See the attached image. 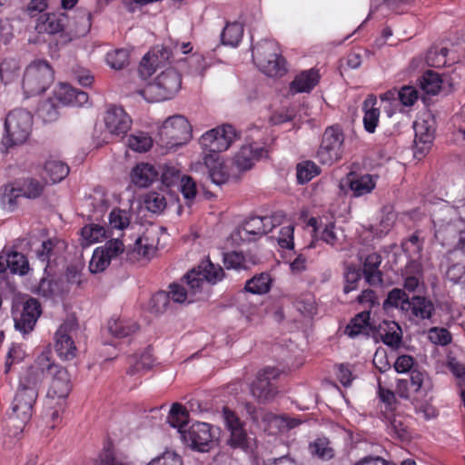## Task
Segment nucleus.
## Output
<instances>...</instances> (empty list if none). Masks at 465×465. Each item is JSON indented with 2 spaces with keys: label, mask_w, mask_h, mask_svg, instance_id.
<instances>
[{
  "label": "nucleus",
  "mask_w": 465,
  "mask_h": 465,
  "mask_svg": "<svg viewBox=\"0 0 465 465\" xmlns=\"http://www.w3.org/2000/svg\"><path fill=\"white\" fill-rule=\"evenodd\" d=\"M297 180L299 183H306L320 173V168L312 161H305L297 165Z\"/></svg>",
  "instance_id": "nucleus-43"
},
{
  "label": "nucleus",
  "mask_w": 465,
  "mask_h": 465,
  "mask_svg": "<svg viewBox=\"0 0 465 465\" xmlns=\"http://www.w3.org/2000/svg\"><path fill=\"white\" fill-rule=\"evenodd\" d=\"M405 312L420 319H429L434 312L433 303L421 296H412L409 302H405Z\"/></svg>",
  "instance_id": "nucleus-27"
},
{
  "label": "nucleus",
  "mask_w": 465,
  "mask_h": 465,
  "mask_svg": "<svg viewBox=\"0 0 465 465\" xmlns=\"http://www.w3.org/2000/svg\"><path fill=\"white\" fill-rule=\"evenodd\" d=\"M419 98V91L412 85H403L400 89H391L381 95L382 101H399L406 107L412 106Z\"/></svg>",
  "instance_id": "nucleus-25"
},
{
  "label": "nucleus",
  "mask_w": 465,
  "mask_h": 465,
  "mask_svg": "<svg viewBox=\"0 0 465 465\" xmlns=\"http://www.w3.org/2000/svg\"><path fill=\"white\" fill-rule=\"evenodd\" d=\"M387 422L389 435L401 441H409L411 439V432L408 419L400 414H384Z\"/></svg>",
  "instance_id": "nucleus-22"
},
{
  "label": "nucleus",
  "mask_w": 465,
  "mask_h": 465,
  "mask_svg": "<svg viewBox=\"0 0 465 465\" xmlns=\"http://www.w3.org/2000/svg\"><path fill=\"white\" fill-rule=\"evenodd\" d=\"M170 305L169 294L167 292L160 291L154 293L149 302V310L155 314L163 313Z\"/></svg>",
  "instance_id": "nucleus-51"
},
{
  "label": "nucleus",
  "mask_w": 465,
  "mask_h": 465,
  "mask_svg": "<svg viewBox=\"0 0 465 465\" xmlns=\"http://www.w3.org/2000/svg\"><path fill=\"white\" fill-rule=\"evenodd\" d=\"M446 275L453 283L462 284L465 281V263L458 262L450 265Z\"/></svg>",
  "instance_id": "nucleus-62"
},
{
  "label": "nucleus",
  "mask_w": 465,
  "mask_h": 465,
  "mask_svg": "<svg viewBox=\"0 0 465 465\" xmlns=\"http://www.w3.org/2000/svg\"><path fill=\"white\" fill-rule=\"evenodd\" d=\"M56 98L64 104L83 106L88 103L87 93L77 90L68 84H60L55 91Z\"/></svg>",
  "instance_id": "nucleus-26"
},
{
  "label": "nucleus",
  "mask_w": 465,
  "mask_h": 465,
  "mask_svg": "<svg viewBox=\"0 0 465 465\" xmlns=\"http://www.w3.org/2000/svg\"><path fill=\"white\" fill-rule=\"evenodd\" d=\"M245 258L242 252H231L223 254V263L226 269H247L244 265Z\"/></svg>",
  "instance_id": "nucleus-60"
},
{
  "label": "nucleus",
  "mask_w": 465,
  "mask_h": 465,
  "mask_svg": "<svg viewBox=\"0 0 465 465\" xmlns=\"http://www.w3.org/2000/svg\"><path fill=\"white\" fill-rule=\"evenodd\" d=\"M104 124L107 131L116 136L125 134L132 126V119L121 106L111 105L104 114Z\"/></svg>",
  "instance_id": "nucleus-17"
},
{
  "label": "nucleus",
  "mask_w": 465,
  "mask_h": 465,
  "mask_svg": "<svg viewBox=\"0 0 465 465\" xmlns=\"http://www.w3.org/2000/svg\"><path fill=\"white\" fill-rule=\"evenodd\" d=\"M281 225L283 226L279 232H294V225L286 219V215L276 212L271 216H249L240 223L236 232H272Z\"/></svg>",
  "instance_id": "nucleus-8"
},
{
  "label": "nucleus",
  "mask_w": 465,
  "mask_h": 465,
  "mask_svg": "<svg viewBox=\"0 0 465 465\" xmlns=\"http://www.w3.org/2000/svg\"><path fill=\"white\" fill-rule=\"evenodd\" d=\"M65 248V242L57 237L44 241L41 249L36 251L37 257L43 262H48L52 255L57 254Z\"/></svg>",
  "instance_id": "nucleus-37"
},
{
  "label": "nucleus",
  "mask_w": 465,
  "mask_h": 465,
  "mask_svg": "<svg viewBox=\"0 0 465 465\" xmlns=\"http://www.w3.org/2000/svg\"><path fill=\"white\" fill-rule=\"evenodd\" d=\"M224 276V271L220 265L214 264L209 259H206L202 261L197 267L188 272L183 279L187 286L192 288V292L198 293L202 291L205 282L215 284L222 281Z\"/></svg>",
  "instance_id": "nucleus-10"
},
{
  "label": "nucleus",
  "mask_w": 465,
  "mask_h": 465,
  "mask_svg": "<svg viewBox=\"0 0 465 465\" xmlns=\"http://www.w3.org/2000/svg\"><path fill=\"white\" fill-rule=\"evenodd\" d=\"M344 135L338 127H328L323 135L317 152V157L321 163L331 165L342 158L344 147Z\"/></svg>",
  "instance_id": "nucleus-11"
},
{
  "label": "nucleus",
  "mask_w": 465,
  "mask_h": 465,
  "mask_svg": "<svg viewBox=\"0 0 465 465\" xmlns=\"http://www.w3.org/2000/svg\"><path fill=\"white\" fill-rule=\"evenodd\" d=\"M33 125L32 114L25 109H15L5 117L3 144L12 147L22 144L28 139Z\"/></svg>",
  "instance_id": "nucleus-6"
},
{
  "label": "nucleus",
  "mask_w": 465,
  "mask_h": 465,
  "mask_svg": "<svg viewBox=\"0 0 465 465\" xmlns=\"http://www.w3.org/2000/svg\"><path fill=\"white\" fill-rule=\"evenodd\" d=\"M5 262L13 272L25 275L29 270L28 262L22 253L13 252Z\"/></svg>",
  "instance_id": "nucleus-53"
},
{
  "label": "nucleus",
  "mask_w": 465,
  "mask_h": 465,
  "mask_svg": "<svg viewBox=\"0 0 465 465\" xmlns=\"http://www.w3.org/2000/svg\"><path fill=\"white\" fill-rule=\"evenodd\" d=\"M415 130V144L418 150L421 153L428 150L433 141V130L425 126V124L422 123H415L414 124Z\"/></svg>",
  "instance_id": "nucleus-38"
},
{
  "label": "nucleus",
  "mask_w": 465,
  "mask_h": 465,
  "mask_svg": "<svg viewBox=\"0 0 465 465\" xmlns=\"http://www.w3.org/2000/svg\"><path fill=\"white\" fill-rule=\"evenodd\" d=\"M153 363V359L152 354L149 351H145L138 360L134 357L132 359V365L127 370V373L129 375H135L142 371H148L152 368Z\"/></svg>",
  "instance_id": "nucleus-52"
},
{
  "label": "nucleus",
  "mask_w": 465,
  "mask_h": 465,
  "mask_svg": "<svg viewBox=\"0 0 465 465\" xmlns=\"http://www.w3.org/2000/svg\"><path fill=\"white\" fill-rule=\"evenodd\" d=\"M270 275L262 272L247 281L245 290L253 294L266 293L270 291Z\"/></svg>",
  "instance_id": "nucleus-40"
},
{
  "label": "nucleus",
  "mask_w": 465,
  "mask_h": 465,
  "mask_svg": "<svg viewBox=\"0 0 465 465\" xmlns=\"http://www.w3.org/2000/svg\"><path fill=\"white\" fill-rule=\"evenodd\" d=\"M320 79L319 70L315 68L302 71L290 83V93L292 94L310 93L319 84Z\"/></svg>",
  "instance_id": "nucleus-19"
},
{
  "label": "nucleus",
  "mask_w": 465,
  "mask_h": 465,
  "mask_svg": "<svg viewBox=\"0 0 465 465\" xmlns=\"http://www.w3.org/2000/svg\"><path fill=\"white\" fill-rule=\"evenodd\" d=\"M164 196L158 192H149L144 197L146 209L153 213H161L166 207Z\"/></svg>",
  "instance_id": "nucleus-48"
},
{
  "label": "nucleus",
  "mask_w": 465,
  "mask_h": 465,
  "mask_svg": "<svg viewBox=\"0 0 465 465\" xmlns=\"http://www.w3.org/2000/svg\"><path fill=\"white\" fill-rule=\"evenodd\" d=\"M237 133L231 124H223L205 132L199 139L203 151L221 153L226 151L236 139Z\"/></svg>",
  "instance_id": "nucleus-13"
},
{
  "label": "nucleus",
  "mask_w": 465,
  "mask_h": 465,
  "mask_svg": "<svg viewBox=\"0 0 465 465\" xmlns=\"http://www.w3.org/2000/svg\"><path fill=\"white\" fill-rule=\"evenodd\" d=\"M104 251L102 248L97 247L93 253L91 261L89 262V271L92 273H99L104 272L110 264L106 259Z\"/></svg>",
  "instance_id": "nucleus-55"
},
{
  "label": "nucleus",
  "mask_w": 465,
  "mask_h": 465,
  "mask_svg": "<svg viewBox=\"0 0 465 465\" xmlns=\"http://www.w3.org/2000/svg\"><path fill=\"white\" fill-rule=\"evenodd\" d=\"M138 324L131 320L110 319L107 323L109 333L118 339L128 337L138 331Z\"/></svg>",
  "instance_id": "nucleus-32"
},
{
  "label": "nucleus",
  "mask_w": 465,
  "mask_h": 465,
  "mask_svg": "<svg viewBox=\"0 0 465 465\" xmlns=\"http://www.w3.org/2000/svg\"><path fill=\"white\" fill-rule=\"evenodd\" d=\"M420 89L427 94L435 95L441 89L442 79L439 74L428 70L419 79Z\"/></svg>",
  "instance_id": "nucleus-34"
},
{
  "label": "nucleus",
  "mask_w": 465,
  "mask_h": 465,
  "mask_svg": "<svg viewBox=\"0 0 465 465\" xmlns=\"http://www.w3.org/2000/svg\"><path fill=\"white\" fill-rule=\"evenodd\" d=\"M180 191L190 206L197 194L196 183L192 177L183 175L180 179Z\"/></svg>",
  "instance_id": "nucleus-57"
},
{
  "label": "nucleus",
  "mask_w": 465,
  "mask_h": 465,
  "mask_svg": "<svg viewBox=\"0 0 465 465\" xmlns=\"http://www.w3.org/2000/svg\"><path fill=\"white\" fill-rule=\"evenodd\" d=\"M228 444L232 448H247V434L242 427L230 430Z\"/></svg>",
  "instance_id": "nucleus-61"
},
{
  "label": "nucleus",
  "mask_w": 465,
  "mask_h": 465,
  "mask_svg": "<svg viewBox=\"0 0 465 465\" xmlns=\"http://www.w3.org/2000/svg\"><path fill=\"white\" fill-rule=\"evenodd\" d=\"M183 441L193 450L208 452L216 445V432L206 422H195L187 430H181Z\"/></svg>",
  "instance_id": "nucleus-9"
},
{
  "label": "nucleus",
  "mask_w": 465,
  "mask_h": 465,
  "mask_svg": "<svg viewBox=\"0 0 465 465\" xmlns=\"http://www.w3.org/2000/svg\"><path fill=\"white\" fill-rule=\"evenodd\" d=\"M147 465H183L180 456L173 452H165L151 460Z\"/></svg>",
  "instance_id": "nucleus-63"
},
{
  "label": "nucleus",
  "mask_w": 465,
  "mask_h": 465,
  "mask_svg": "<svg viewBox=\"0 0 465 465\" xmlns=\"http://www.w3.org/2000/svg\"><path fill=\"white\" fill-rule=\"evenodd\" d=\"M54 81V72L45 60L32 62L25 69L23 77V89L25 95L41 94Z\"/></svg>",
  "instance_id": "nucleus-7"
},
{
  "label": "nucleus",
  "mask_w": 465,
  "mask_h": 465,
  "mask_svg": "<svg viewBox=\"0 0 465 465\" xmlns=\"http://www.w3.org/2000/svg\"><path fill=\"white\" fill-rule=\"evenodd\" d=\"M281 372L273 367H266L260 371L251 384V394L259 403L272 401L278 393L274 383Z\"/></svg>",
  "instance_id": "nucleus-12"
},
{
  "label": "nucleus",
  "mask_w": 465,
  "mask_h": 465,
  "mask_svg": "<svg viewBox=\"0 0 465 465\" xmlns=\"http://www.w3.org/2000/svg\"><path fill=\"white\" fill-rule=\"evenodd\" d=\"M372 337L393 350L399 349L402 343V331L395 322L384 321L378 327H374Z\"/></svg>",
  "instance_id": "nucleus-18"
},
{
  "label": "nucleus",
  "mask_w": 465,
  "mask_h": 465,
  "mask_svg": "<svg viewBox=\"0 0 465 465\" xmlns=\"http://www.w3.org/2000/svg\"><path fill=\"white\" fill-rule=\"evenodd\" d=\"M45 183H43L35 178L27 177L23 179L18 186L22 192L23 197L37 199L42 195Z\"/></svg>",
  "instance_id": "nucleus-35"
},
{
  "label": "nucleus",
  "mask_w": 465,
  "mask_h": 465,
  "mask_svg": "<svg viewBox=\"0 0 465 465\" xmlns=\"http://www.w3.org/2000/svg\"><path fill=\"white\" fill-rule=\"evenodd\" d=\"M99 248H102V250L104 251V253L109 262L118 256L123 255L125 252L124 244L119 239H111L107 241L104 245L100 246Z\"/></svg>",
  "instance_id": "nucleus-54"
},
{
  "label": "nucleus",
  "mask_w": 465,
  "mask_h": 465,
  "mask_svg": "<svg viewBox=\"0 0 465 465\" xmlns=\"http://www.w3.org/2000/svg\"><path fill=\"white\" fill-rule=\"evenodd\" d=\"M126 143L134 152L145 153L153 147V140L148 133L135 131L128 136Z\"/></svg>",
  "instance_id": "nucleus-33"
},
{
  "label": "nucleus",
  "mask_w": 465,
  "mask_h": 465,
  "mask_svg": "<svg viewBox=\"0 0 465 465\" xmlns=\"http://www.w3.org/2000/svg\"><path fill=\"white\" fill-rule=\"evenodd\" d=\"M361 270L355 266H348L344 272L345 285L343 291L349 293L357 289L358 282L361 280Z\"/></svg>",
  "instance_id": "nucleus-59"
},
{
  "label": "nucleus",
  "mask_w": 465,
  "mask_h": 465,
  "mask_svg": "<svg viewBox=\"0 0 465 465\" xmlns=\"http://www.w3.org/2000/svg\"><path fill=\"white\" fill-rule=\"evenodd\" d=\"M106 62L111 68L121 70L129 64V53L124 48L109 52L106 55Z\"/></svg>",
  "instance_id": "nucleus-47"
},
{
  "label": "nucleus",
  "mask_w": 465,
  "mask_h": 465,
  "mask_svg": "<svg viewBox=\"0 0 465 465\" xmlns=\"http://www.w3.org/2000/svg\"><path fill=\"white\" fill-rule=\"evenodd\" d=\"M370 311L366 310L356 314L345 327L344 334L352 339L360 335L372 336L374 327L370 324Z\"/></svg>",
  "instance_id": "nucleus-23"
},
{
  "label": "nucleus",
  "mask_w": 465,
  "mask_h": 465,
  "mask_svg": "<svg viewBox=\"0 0 465 465\" xmlns=\"http://www.w3.org/2000/svg\"><path fill=\"white\" fill-rule=\"evenodd\" d=\"M96 465H129V461L125 457L105 452L100 455Z\"/></svg>",
  "instance_id": "nucleus-64"
},
{
  "label": "nucleus",
  "mask_w": 465,
  "mask_h": 465,
  "mask_svg": "<svg viewBox=\"0 0 465 465\" xmlns=\"http://www.w3.org/2000/svg\"><path fill=\"white\" fill-rule=\"evenodd\" d=\"M377 99L374 95H369L362 104L363 115V126L366 132L373 134L379 124L380 119V109L375 105Z\"/></svg>",
  "instance_id": "nucleus-29"
},
{
  "label": "nucleus",
  "mask_w": 465,
  "mask_h": 465,
  "mask_svg": "<svg viewBox=\"0 0 465 465\" xmlns=\"http://www.w3.org/2000/svg\"><path fill=\"white\" fill-rule=\"evenodd\" d=\"M252 60L259 69L270 77L282 76L286 72L285 60L278 44L265 39L252 47Z\"/></svg>",
  "instance_id": "nucleus-4"
},
{
  "label": "nucleus",
  "mask_w": 465,
  "mask_h": 465,
  "mask_svg": "<svg viewBox=\"0 0 465 465\" xmlns=\"http://www.w3.org/2000/svg\"><path fill=\"white\" fill-rule=\"evenodd\" d=\"M75 28L74 30V37H82L86 35L91 29V13L86 10L77 12L75 16Z\"/></svg>",
  "instance_id": "nucleus-50"
},
{
  "label": "nucleus",
  "mask_w": 465,
  "mask_h": 465,
  "mask_svg": "<svg viewBox=\"0 0 465 465\" xmlns=\"http://www.w3.org/2000/svg\"><path fill=\"white\" fill-rule=\"evenodd\" d=\"M22 196L19 186L5 185L0 198L2 208L10 213L14 212L18 206V199Z\"/></svg>",
  "instance_id": "nucleus-39"
},
{
  "label": "nucleus",
  "mask_w": 465,
  "mask_h": 465,
  "mask_svg": "<svg viewBox=\"0 0 465 465\" xmlns=\"http://www.w3.org/2000/svg\"><path fill=\"white\" fill-rule=\"evenodd\" d=\"M27 370L32 377L37 381L39 389L46 375L52 377L47 391L49 398L64 399L70 393L72 385L68 371L52 361L49 350L42 351Z\"/></svg>",
  "instance_id": "nucleus-1"
},
{
  "label": "nucleus",
  "mask_w": 465,
  "mask_h": 465,
  "mask_svg": "<svg viewBox=\"0 0 465 465\" xmlns=\"http://www.w3.org/2000/svg\"><path fill=\"white\" fill-rule=\"evenodd\" d=\"M19 64L15 59H5L0 64V77L5 84L13 82L19 75Z\"/></svg>",
  "instance_id": "nucleus-44"
},
{
  "label": "nucleus",
  "mask_w": 465,
  "mask_h": 465,
  "mask_svg": "<svg viewBox=\"0 0 465 465\" xmlns=\"http://www.w3.org/2000/svg\"><path fill=\"white\" fill-rule=\"evenodd\" d=\"M77 331V322L74 319L64 321L54 334V348L58 355L65 360L75 356L76 347L73 335Z\"/></svg>",
  "instance_id": "nucleus-14"
},
{
  "label": "nucleus",
  "mask_w": 465,
  "mask_h": 465,
  "mask_svg": "<svg viewBox=\"0 0 465 465\" xmlns=\"http://www.w3.org/2000/svg\"><path fill=\"white\" fill-rule=\"evenodd\" d=\"M409 302L410 298L404 291L394 288L389 292L387 299L383 302V306L385 309L390 307L401 308V311L405 312V306L403 307V305H405V302Z\"/></svg>",
  "instance_id": "nucleus-49"
},
{
  "label": "nucleus",
  "mask_w": 465,
  "mask_h": 465,
  "mask_svg": "<svg viewBox=\"0 0 465 465\" xmlns=\"http://www.w3.org/2000/svg\"><path fill=\"white\" fill-rule=\"evenodd\" d=\"M38 391L37 381L26 370L20 376L19 385L12 401V412L23 423L29 421L32 417Z\"/></svg>",
  "instance_id": "nucleus-3"
},
{
  "label": "nucleus",
  "mask_w": 465,
  "mask_h": 465,
  "mask_svg": "<svg viewBox=\"0 0 465 465\" xmlns=\"http://www.w3.org/2000/svg\"><path fill=\"white\" fill-rule=\"evenodd\" d=\"M189 290H186L183 286L178 283H172L169 286L170 291L167 292L169 294L170 302H173L176 303H183V302H192L193 301V296L196 293L192 292V288L188 286Z\"/></svg>",
  "instance_id": "nucleus-42"
},
{
  "label": "nucleus",
  "mask_w": 465,
  "mask_h": 465,
  "mask_svg": "<svg viewBox=\"0 0 465 465\" xmlns=\"http://www.w3.org/2000/svg\"><path fill=\"white\" fill-rule=\"evenodd\" d=\"M265 420L269 422L274 423L280 430H290L302 424V420L297 418H292L286 415L277 416L271 412L266 413Z\"/></svg>",
  "instance_id": "nucleus-45"
},
{
  "label": "nucleus",
  "mask_w": 465,
  "mask_h": 465,
  "mask_svg": "<svg viewBox=\"0 0 465 465\" xmlns=\"http://www.w3.org/2000/svg\"><path fill=\"white\" fill-rule=\"evenodd\" d=\"M376 177L371 174H357L351 172L345 178V183L352 192L353 196L360 197L373 191L376 186Z\"/></svg>",
  "instance_id": "nucleus-20"
},
{
  "label": "nucleus",
  "mask_w": 465,
  "mask_h": 465,
  "mask_svg": "<svg viewBox=\"0 0 465 465\" xmlns=\"http://www.w3.org/2000/svg\"><path fill=\"white\" fill-rule=\"evenodd\" d=\"M429 340L440 346H446L451 342V334L445 328L432 327L428 331Z\"/></svg>",
  "instance_id": "nucleus-58"
},
{
  "label": "nucleus",
  "mask_w": 465,
  "mask_h": 465,
  "mask_svg": "<svg viewBox=\"0 0 465 465\" xmlns=\"http://www.w3.org/2000/svg\"><path fill=\"white\" fill-rule=\"evenodd\" d=\"M243 35L242 24L233 22L227 24L222 32V42L225 45L235 47L239 45Z\"/></svg>",
  "instance_id": "nucleus-36"
},
{
  "label": "nucleus",
  "mask_w": 465,
  "mask_h": 465,
  "mask_svg": "<svg viewBox=\"0 0 465 465\" xmlns=\"http://www.w3.org/2000/svg\"><path fill=\"white\" fill-rule=\"evenodd\" d=\"M188 417L189 414L185 408L179 403H174L170 410L167 419L169 424L173 428H178L179 432L181 433V430H186L183 429V427L187 422Z\"/></svg>",
  "instance_id": "nucleus-41"
},
{
  "label": "nucleus",
  "mask_w": 465,
  "mask_h": 465,
  "mask_svg": "<svg viewBox=\"0 0 465 465\" xmlns=\"http://www.w3.org/2000/svg\"><path fill=\"white\" fill-rule=\"evenodd\" d=\"M43 171L45 183H57L68 175L69 167L60 160L50 159L45 162Z\"/></svg>",
  "instance_id": "nucleus-28"
},
{
  "label": "nucleus",
  "mask_w": 465,
  "mask_h": 465,
  "mask_svg": "<svg viewBox=\"0 0 465 465\" xmlns=\"http://www.w3.org/2000/svg\"><path fill=\"white\" fill-rule=\"evenodd\" d=\"M158 177L156 169L149 163H139L132 171L131 179L138 187L150 186Z\"/></svg>",
  "instance_id": "nucleus-30"
},
{
  "label": "nucleus",
  "mask_w": 465,
  "mask_h": 465,
  "mask_svg": "<svg viewBox=\"0 0 465 465\" xmlns=\"http://www.w3.org/2000/svg\"><path fill=\"white\" fill-rule=\"evenodd\" d=\"M15 327L24 334L33 331L37 319L41 315V306L36 299L30 298L24 305L20 312H13Z\"/></svg>",
  "instance_id": "nucleus-15"
},
{
  "label": "nucleus",
  "mask_w": 465,
  "mask_h": 465,
  "mask_svg": "<svg viewBox=\"0 0 465 465\" xmlns=\"http://www.w3.org/2000/svg\"><path fill=\"white\" fill-rule=\"evenodd\" d=\"M192 139V126L180 114L168 117L158 131L157 143L167 150H176Z\"/></svg>",
  "instance_id": "nucleus-2"
},
{
  "label": "nucleus",
  "mask_w": 465,
  "mask_h": 465,
  "mask_svg": "<svg viewBox=\"0 0 465 465\" xmlns=\"http://www.w3.org/2000/svg\"><path fill=\"white\" fill-rule=\"evenodd\" d=\"M309 450L313 457L329 461L335 457L336 451L332 442L327 437H318L309 444Z\"/></svg>",
  "instance_id": "nucleus-31"
},
{
  "label": "nucleus",
  "mask_w": 465,
  "mask_h": 465,
  "mask_svg": "<svg viewBox=\"0 0 465 465\" xmlns=\"http://www.w3.org/2000/svg\"><path fill=\"white\" fill-rule=\"evenodd\" d=\"M267 152L263 147L256 143L242 146L240 151L234 156V163L239 170H248L252 168L255 160L265 156Z\"/></svg>",
  "instance_id": "nucleus-21"
},
{
  "label": "nucleus",
  "mask_w": 465,
  "mask_h": 465,
  "mask_svg": "<svg viewBox=\"0 0 465 465\" xmlns=\"http://www.w3.org/2000/svg\"><path fill=\"white\" fill-rule=\"evenodd\" d=\"M158 239L153 235L141 234L132 248L125 252V260L130 263L149 261L154 254Z\"/></svg>",
  "instance_id": "nucleus-16"
},
{
  "label": "nucleus",
  "mask_w": 465,
  "mask_h": 465,
  "mask_svg": "<svg viewBox=\"0 0 465 465\" xmlns=\"http://www.w3.org/2000/svg\"><path fill=\"white\" fill-rule=\"evenodd\" d=\"M130 213L122 209H114L109 214V225L113 230L124 231L130 224Z\"/></svg>",
  "instance_id": "nucleus-46"
},
{
  "label": "nucleus",
  "mask_w": 465,
  "mask_h": 465,
  "mask_svg": "<svg viewBox=\"0 0 465 465\" xmlns=\"http://www.w3.org/2000/svg\"><path fill=\"white\" fill-rule=\"evenodd\" d=\"M89 204L93 207V212L96 214V219L102 216L109 207V200L102 191H94L90 197Z\"/></svg>",
  "instance_id": "nucleus-56"
},
{
  "label": "nucleus",
  "mask_w": 465,
  "mask_h": 465,
  "mask_svg": "<svg viewBox=\"0 0 465 465\" xmlns=\"http://www.w3.org/2000/svg\"><path fill=\"white\" fill-rule=\"evenodd\" d=\"M182 86V76L173 68H168L149 83L139 94L148 102H161L173 98Z\"/></svg>",
  "instance_id": "nucleus-5"
},
{
  "label": "nucleus",
  "mask_w": 465,
  "mask_h": 465,
  "mask_svg": "<svg viewBox=\"0 0 465 465\" xmlns=\"http://www.w3.org/2000/svg\"><path fill=\"white\" fill-rule=\"evenodd\" d=\"M65 20L64 14H43L37 19L35 29L39 34L54 35L64 30Z\"/></svg>",
  "instance_id": "nucleus-24"
}]
</instances>
